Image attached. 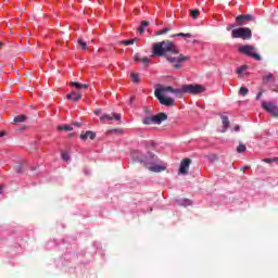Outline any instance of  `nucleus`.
Instances as JSON below:
<instances>
[{
    "instance_id": "obj_17",
    "label": "nucleus",
    "mask_w": 278,
    "mask_h": 278,
    "mask_svg": "<svg viewBox=\"0 0 278 278\" xmlns=\"http://www.w3.org/2000/svg\"><path fill=\"white\" fill-rule=\"evenodd\" d=\"M173 94H176V97L181 98L184 94H186V91H184V85L181 86L180 89H173L172 91Z\"/></svg>"
},
{
    "instance_id": "obj_19",
    "label": "nucleus",
    "mask_w": 278,
    "mask_h": 278,
    "mask_svg": "<svg viewBox=\"0 0 278 278\" xmlns=\"http://www.w3.org/2000/svg\"><path fill=\"white\" fill-rule=\"evenodd\" d=\"M173 38H192V34H190V33H187V34L180 33V34L173 35Z\"/></svg>"
},
{
    "instance_id": "obj_20",
    "label": "nucleus",
    "mask_w": 278,
    "mask_h": 278,
    "mask_svg": "<svg viewBox=\"0 0 278 278\" xmlns=\"http://www.w3.org/2000/svg\"><path fill=\"white\" fill-rule=\"evenodd\" d=\"M150 170H152V173H162V170H164V167L160 165H153L150 167Z\"/></svg>"
},
{
    "instance_id": "obj_23",
    "label": "nucleus",
    "mask_w": 278,
    "mask_h": 278,
    "mask_svg": "<svg viewBox=\"0 0 278 278\" xmlns=\"http://www.w3.org/2000/svg\"><path fill=\"white\" fill-rule=\"evenodd\" d=\"M239 94H241L242 97H247V94H249V88L241 87L239 90Z\"/></svg>"
},
{
    "instance_id": "obj_33",
    "label": "nucleus",
    "mask_w": 278,
    "mask_h": 278,
    "mask_svg": "<svg viewBox=\"0 0 278 278\" xmlns=\"http://www.w3.org/2000/svg\"><path fill=\"white\" fill-rule=\"evenodd\" d=\"M109 134H123V130L122 129H112V130H109Z\"/></svg>"
},
{
    "instance_id": "obj_29",
    "label": "nucleus",
    "mask_w": 278,
    "mask_h": 278,
    "mask_svg": "<svg viewBox=\"0 0 278 278\" xmlns=\"http://www.w3.org/2000/svg\"><path fill=\"white\" fill-rule=\"evenodd\" d=\"M134 42H136V39L123 40L122 45H125L126 47H129V45H134Z\"/></svg>"
},
{
    "instance_id": "obj_11",
    "label": "nucleus",
    "mask_w": 278,
    "mask_h": 278,
    "mask_svg": "<svg viewBox=\"0 0 278 278\" xmlns=\"http://www.w3.org/2000/svg\"><path fill=\"white\" fill-rule=\"evenodd\" d=\"M191 160L190 159H184L180 163V167H179V174L180 175H188V170L190 168V164H191Z\"/></svg>"
},
{
    "instance_id": "obj_45",
    "label": "nucleus",
    "mask_w": 278,
    "mask_h": 278,
    "mask_svg": "<svg viewBox=\"0 0 278 278\" xmlns=\"http://www.w3.org/2000/svg\"><path fill=\"white\" fill-rule=\"evenodd\" d=\"M4 134L3 132H0V138H3Z\"/></svg>"
},
{
    "instance_id": "obj_16",
    "label": "nucleus",
    "mask_w": 278,
    "mask_h": 278,
    "mask_svg": "<svg viewBox=\"0 0 278 278\" xmlns=\"http://www.w3.org/2000/svg\"><path fill=\"white\" fill-rule=\"evenodd\" d=\"M176 203L182 205V207H188V205H192V202L189 199H179L176 200Z\"/></svg>"
},
{
    "instance_id": "obj_34",
    "label": "nucleus",
    "mask_w": 278,
    "mask_h": 278,
    "mask_svg": "<svg viewBox=\"0 0 278 278\" xmlns=\"http://www.w3.org/2000/svg\"><path fill=\"white\" fill-rule=\"evenodd\" d=\"M242 73H244V66H240L237 68V74L238 75H242Z\"/></svg>"
},
{
    "instance_id": "obj_41",
    "label": "nucleus",
    "mask_w": 278,
    "mask_h": 278,
    "mask_svg": "<svg viewBox=\"0 0 278 278\" xmlns=\"http://www.w3.org/2000/svg\"><path fill=\"white\" fill-rule=\"evenodd\" d=\"M138 31H139V34H143V33H144V27L140 26V27L138 28Z\"/></svg>"
},
{
    "instance_id": "obj_9",
    "label": "nucleus",
    "mask_w": 278,
    "mask_h": 278,
    "mask_svg": "<svg viewBox=\"0 0 278 278\" xmlns=\"http://www.w3.org/2000/svg\"><path fill=\"white\" fill-rule=\"evenodd\" d=\"M188 60L187 56L180 54L179 56H167V62L174 64V68H181V63Z\"/></svg>"
},
{
    "instance_id": "obj_3",
    "label": "nucleus",
    "mask_w": 278,
    "mask_h": 278,
    "mask_svg": "<svg viewBox=\"0 0 278 278\" xmlns=\"http://www.w3.org/2000/svg\"><path fill=\"white\" fill-rule=\"evenodd\" d=\"M131 157L135 162H140L141 164H155L157 162V156L151 152L144 155L142 152L135 150L131 152Z\"/></svg>"
},
{
    "instance_id": "obj_6",
    "label": "nucleus",
    "mask_w": 278,
    "mask_h": 278,
    "mask_svg": "<svg viewBox=\"0 0 278 278\" xmlns=\"http://www.w3.org/2000/svg\"><path fill=\"white\" fill-rule=\"evenodd\" d=\"M239 53H243V55H249V58H254L258 62L262 60V56L258 53H255V47L245 45L239 46L238 48Z\"/></svg>"
},
{
    "instance_id": "obj_7",
    "label": "nucleus",
    "mask_w": 278,
    "mask_h": 278,
    "mask_svg": "<svg viewBox=\"0 0 278 278\" xmlns=\"http://www.w3.org/2000/svg\"><path fill=\"white\" fill-rule=\"evenodd\" d=\"M184 92L185 94H201L202 92H205V87L202 85H184Z\"/></svg>"
},
{
    "instance_id": "obj_22",
    "label": "nucleus",
    "mask_w": 278,
    "mask_h": 278,
    "mask_svg": "<svg viewBox=\"0 0 278 278\" xmlns=\"http://www.w3.org/2000/svg\"><path fill=\"white\" fill-rule=\"evenodd\" d=\"M78 45L79 47H81L83 51H86V49H88V45L86 43V41H84V39H78Z\"/></svg>"
},
{
    "instance_id": "obj_5",
    "label": "nucleus",
    "mask_w": 278,
    "mask_h": 278,
    "mask_svg": "<svg viewBox=\"0 0 278 278\" xmlns=\"http://www.w3.org/2000/svg\"><path fill=\"white\" fill-rule=\"evenodd\" d=\"M231 36L232 38H242V40H251L253 34L251 33L250 28L240 27L232 29Z\"/></svg>"
},
{
    "instance_id": "obj_38",
    "label": "nucleus",
    "mask_w": 278,
    "mask_h": 278,
    "mask_svg": "<svg viewBox=\"0 0 278 278\" xmlns=\"http://www.w3.org/2000/svg\"><path fill=\"white\" fill-rule=\"evenodd\" d=\"M233 27H236V25L229 24V25L227 26V31H231V29H233Z\"/></svg>"
},
{
    "instance_id": "obj_39",
    "label": "nucleus",
    "mask_w": 278,
    "mask_h": 278,
    "mask_svg": "<svg viewBox=\"0 0 278 278\" xmlns=\"http://www.w3.org/2000/svg\"><path fill=\"white\" fill-rule=\"evenodd\" d=\"M16 173H23V165L20 164L17 166Z\"/></svg>"
},
{
    "instance_id": "obj_37",
    "label": "nucleus",
    "mask_w": 278,
    "mask_h": 278,
    "mask_svg": "<svg viewBox=\"0 0 278 278\" xmlns=\"http://www.w3.org/2000/svg\"><path fill=\"white\" fill-rule=\"evenodd\" d=\"M141 27H143V29H144V27H149V22L142 21L141 22Z\"/></svg>"
},
{
    "instance_id": "obj_25",
    "label": "nucleus",
    "mask_w": 278,
    "mask_h": 278,
    "mask_svg": "<svg viewBox=\"0 0 278 278\" xmlns=\"http://www.w3.org/2000/svg\"><path fill=\"white\" fill-rule=\"evenodd\" d=\"M73 101H79V99H81V93L77 92V91H73Z\"/></svg>"
},
{
    "instance_id": "obj_48",
    "label": "nucleus",
    "mask_w": 278,
    "mask_h": 278,
    "mask_svg": "<svg viewBox=\"0 0 278 278\" xmlns=\"http://www.w3.org/2000/svg\"><path fill=\"white\" fill-rule=\"evenodd\" d=\"M130 103H134V98H130Z\"/></svg>"
},
{
    "instance_id": "obj_1",
    "label": "nucleus",
    "mask_w": 278,
    "mask_h": 278,
    "mask_svg": "<svg viewBox=\"0 0 278 278\" xmlns=\"http://www.w3.org/2000/svg\"><path fill=\"white\" fill-rule=\"evenodd\" d=\"M152 53L155 58H163L167 53L179 54V49L170 40H163L161 42H154L152 46Z\"/></svg>"
},
{
    "instance_id": "obj_4",
    "label": "nucleus",
    "mask_w": 278,
    "mask_h": 278,
    "mask_svg": "<svg viewBox=\"0 0 278 278\" xmlns=\"http://www.w3.org/2000/svg\"><path fill=\"white\" fill-rule=\"evenodd\" d=\"M168 119V115L166 113H159L153 116H147L142 119L143 125H162L164 121Z\"/></svg>"
},
{
    "instance_id": "obj_30",
    "label": "nucleus",
    "mask_w": 278,
    "mask_h": 278,
    "mask_svg": "<svg viewBox=\"0 0 278 278\" xmlns=\"http://www.w3.org/2000/svg\"><path fill=\"white\" fill-rule=\"evenodd\" d=\"M263 162H265L266 164H273V162H278V159L277 157L264 159Z\"/></svg>"
},
{
    "instance_id": "obj_44",
    "label": "nucleus",
    "mask_w": 278,
    "mask_h": 278,
    "mask_svg": "<svg viewBox=\"0 0 278 278\" xmlns=\"http://www.w3.org/2000/svg\"><path fill=\"white\" fill-rule=\"evenodd\" d=\"M149 146H150V147H155V142H154V141H150V142H149Z\"/></svg>"
},
{
    "instance_id": "obj_21",
    "label": "nucleus",
    "mask_w": 278,
    "mask_h": 278,
    "mask_svg": "<svg viewBox=\"0 0 278 278\" xmlns=\"http://www.w3.org/2000/svg\"><path fill=\"white\" fill-rule=\"evenodd\" d=\"M27 117L25 115H17L14 117V123H25Z\"/></svg>"
},
{
    "instance_id": "obj_2",
    "label": "nucleus",
    "mask_w": 278,
    "mask_h": 278,
    "mask_svg": "<svg viewBox=\"0 0 278 278\" xmlns=\"http://www.w3.org/2000/svg\"><path fill=\"white\" fill-rule=\"evenodd\" d=\"M173 90H174V88L170 86H168V87L160 86L159 88L155 89L154 94H155L156 99L159 100V102L161 103V105H166V108L175 106V99L164 97V94H166V92H173Z\"/></svg>"
},
{
    "instance_id": "obj_10",
    "label": "nucleus",
    "mask_w": 278,
    "mask_h": 278,
    "mask_svg": "<svg viewBox=\"0 0 278 278\" xmlns=\"http://www.w3.org/2000/svg\"><path fill=\"white\" fill-rule=\"evenodd\" d=\"M251 21H254V17L251 14L238 15L236 17V25L241 27L242 25H248L249 23H251Z\"/></svg>"
},
{
    "instance_id": "obj_15",
    "label": "nucleus",
    "mask_w": 278,
    "mask_h": 278,
    "mask_svg": "<svg viewBox=\"0 0 278 278\" xmlns=\"http://www.w3.org/2000/svg\"><path fill=\"white\" fill-rule=\"evenodd\" d=\"M71 86H73L77 90H81V88L88 89V84H81V83H77V81H72Z\"/></svg>"
},
{
    "instance_id": "obj_27",
    "label": "nucleus",
    "mask_w": 278,
    "mask_h": 278,
    "mask_svg": "<svg viewBox=\"0 0 278 278\" xmlns=\"http://www.w3.org/2000/svg\"><path fill=\"white\" fill-rule=\"evenodd\" d=\"M170 31V28L166 27L157 31L156 36H164V34H168Z\"/></svg>"
},
{
    "instance_id": "obj_49",
    "label": "nucleus",
    "mask_w": 278,
    "mask_h": 278,
    "mask_svg": "<svg viewBox=\"0 0 278 278\" xmlns=\"http://www.w3.org/2000/svg\"><path fill=\"white\" fill-rule=\"evenodd\" d=\"M1 47H3V43H2V42H0V49H1Z\"/></svg>"
},
{
    "instance_id": "obj_36",
    "label": "nucleus",
    "mask_w": 278,
    "mask_h": 278,
    "mask_svg": "<svg viewBox=\"0 0 278 278\" xmlns=\"http://www.w3.org/2000/svg\"><path fill=\"white\" fill-rule=\"evenodd\" d=\"M135 62H142V58H140V54L135 55Z\"/></svg>"
},
{
    "instance_id": "obj_47",
    "label": "nucleus",
    "mask_w": 278,
    "mask_h": 278,
    "mask_svg": "<svg viewBox=\"0 0 278 278\" xmlns=\"http://www.w3.org/2000/svg\"><path fill=\"white\" fill-rule=\"evenodd\" d=\"M3 188L0 187V194H2Z\"/></svg>"
},
{
    "instance_id": "obj_12",
    "label": "nucleus",
    "mask_w": 278,
    "mask_h": 278,
    "mask_svg": "<svg viewBox=\"0 0 278 278\" xmlns=\"http://www.w3.org/2000/svg\"><path fill=\"white\" fill-rule=\"evenodd\" d=\"M101 123H105L106 121H121V114L112 113V115L104 114L100 117Z\"/></svg>"
},
{
    "instance_id": "obj_40",
    "label": "nucleus",
    "mask_w": 278,
    "mask_h": 278,
    "mask_svg": "<svg viewBox=\"0 0 278 278\" xmlns=\"http://www.w3.org/2000/svg\"><path fill=\"white\" fill-rule=\"evenodd\" d=\"M260 99H262V91H260V92L256 94V101H260Z\"/></svg>"
},
{
    "instance_id": "obj_26",
    "label": "nucleus",
    "mask_w": 278,
    "mask_h": 278,
    "mask_svg": "<svg viewBox=\"0 0 278 278\" xmlns=\"http://www.w3.org/2000/svg\"><path fill=\"white\" fill-rule=\"evenodd\" d=\"M61 157L64 162H68L71 160L68 152H62Z\"/></svg>"
},
{
    "instance_id": "obj_13",
    "label": "nucleus",
    "mask_w": 278,
    "mask_h": 278,
    "mask_svg": "<svg viewBox=\"0 0 278 278\" xmlns=\"http://www.w3.org/2000/svg\"><path fill=\"white\" fill-rule=\"evenodd\" d=\"M222 118V123H223V129L222 132L225 134V131H227V129H229V117L227 115H220Z\"/></svg>"
},
{
    "instance_id": "obj_18",
    "label": "nucleus",
    "mask_w": 278,
    "mask_h": 278,
    "mask_svg": "<svg viewBox=\"0 0 278 278\" xmlns=\"http://www.w3.org/2000/svg\"><path fill=\"white\" fill-rule=\"evenodd\" d=\"M59 131H73V127L71 125H62L58 126Z\"/></svg>"
},
{
    "instance_id": "obj_32",
    "label": "nucleus",
    "mask_w": 278,
    "mask_h": 278,
    "mask_svg": "<svg viewBox=\"0 0 278 278\" xmlns=\"http://www.w3.org/2000/svg\"><path fill=\"white\" fill-rule=\"evenodd\" d=\"M270 79H273V74L269 73L268 75L263 77V81H270Z\"/></svg>"
},
{
    "instance_id": "obj_14",
    "label": "nucleus",
    "mask_w": 278,
    "mask_h": 278,
    "mask_svg": "<svg viewBox=\"0 0 278 278\" xmlns=\"http://www.w3.org/2000/svg\"><path fill=\"white\" fill-rule=\"evenodd\" d=\"M88 138H90V140H94V138H97V135L94 132L90 131V130L80 135L81 140H88Z\"/></svg>"
},
{
    "instance_id": "obj_8",
    "label": "nucleus",
    "mask_w": 278,
    "mask_h": 278,
    "mask_svg": "<svg viewBox=\"0 0 278 278\" xmlns=\"http://www.w3.org/2000/svg\"><path fill=\"white\" fill-rule=\"evenodd\" d=\"M262 108L263 110L271 114L274 118H278V106L276 103L263 101Z\"/></svg>"
},
{
    "instance_id": "obj_31",
    "label": "nucleus",
    "mask_w": 278,
    "mask_h": 278,
    "mask_svg": "<svg viewBox=\"0 0 278 278\" xmlns=\"http://www.w3.org/2000/svg\"><path fill=\"white\" fill-rule=\"evenodd\" d=\"M131 79L135 84H138L140 81L138 74H131Z\"/></svg>"
},
{
    "instance_id": "obj_46",
    "label": "nucleus",
    "mask_w": 278,
    "mask_h": 278,
    "mask_svg": "<svg viewBox=\"0 0 278 278\" xmlns=\"http://www.w3.org/2000/svg\"><path fill=\"white\" fill-rule=\"evenodd\" d=\"M101 111H96V114H97V116H99V113H100Z\"/></svg>"
},
{
    "instance_id": "obj_28",
    "label": "nucleus",
    "mask_w": 278,
    "mask_h": 278,
    "mask_svg": "<svg viewBox=\"0 0 278 278\" xmlns=\"http://www.w3.org/2000/svg\"><path fill=\"white\" fill-rule=\"evenodd\" d=\"M237 151L239 153H244V151H247V146H244L243 143H240L237 148Z\"/></svg>"
},
{
    "instance_id": "obj_43",
    "label": "nucleus",
    "mask_w": 278,
    "mask_h": 278,
    "mask_svg": "<svg viewBox=\"0 0 278 278\" xmlns=\"http://www.w3.org/2000/svg\"><path fill=\"white\" fill-rule=\"evenodd\" d=\"M67 99H70V100L72 99V101H73V92L67 94Z\"/></svg>"
},
{
    "instance_id": "obj_42",
    "label": "nucleus",
    "mask_w": 278,
    "mask_h": 278,
    "mask_svg": "<svg viewBox=\"0 0 278 278\" xmlns=\"http://www.w3.org/2000/svg\"><path fill=\"white\" fill-rule=\"evenodd\" d=\"M233 131H240V125H236V126L233 127Z\"/></svg>"
},
{
    "instance_id": "obj_35",
    "label": "nucleus",
    "mask_w": 278,
    "mask_h": 278,
    "mask_svg": "<svg viewBox=\"0 0 278 278\" xmlns=\"http://www.w3.org/2000/svg\"><path fill=\"white\" fill-rule=\"evenodd\" d=\"M141 62H142V64H149V62H151V59L146 56V58L141 59Z\"/></svg>"
},
{
    "instance_id": "obj_24",
    "label": "nucleus",
    "mask_w": 278,
    "mask_h": 278,
    "mask_svg": "<svg viewBox=\"0 0 278 278\" xmlns=\"http://www.w3.org/2000/svg\"><path fill=\"white\" fill-rule=\"evenodd\" d=\"M199 14H200L199 10H197V9L195 10H190L191 18H198Z\"/></svg>"
}]
</instances>
